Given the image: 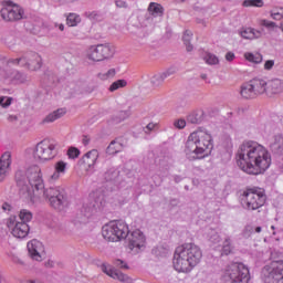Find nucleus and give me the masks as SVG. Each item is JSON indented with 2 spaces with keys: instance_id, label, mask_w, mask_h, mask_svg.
Segmentation results:
<instances>
[{
  "instance_id": "nucleus-7",
  "label": "nucleus",
  "mask_w": 283,
  "mask_h": 283,
  "mask_svg": "<svg viewBox=\"0 0 283 283\" xmlns=\"http://www.w3.org/2000/svg\"><path fill=\"white\" fill-rule=\"evenodd\" d=\"M250 280L249 268L238 262L229 264L222 275L223 283H249Z\"/></svg>"
},
{
  "instance_id": "nucleus-42",
  "label": "nucleus",
  "mask_w": 283,
  "mask_h": 283,
  "mask_svg": "<svg viewBox=\"0 0 283 283\" xmlns=\"http://www.w3.org/2000/svg\"><path fill=\"white\" fill-rule=\"evenodd\" d=\"M205 61H206V63H208V65H218V63H220V60L218 59V56H216L211 53H208L205 56Z\"/></svg>"
},
{
  "instance_id": "nucleus-17",
  "label": "nucleus",
  "mask_w": 283,
  "mask_h": 283,
  "mask_svg": "<svg viewBox=\"0 0 283 283\" xmlns=\"http://www.w3.org/2000/svg\"><path fill=\"white\" fill-rule=\"evenodd\" d=\"M102 271L113 280H118V282L123 283H133L134 281L127 274L120 272V270H116V268L107 266L102 264Z\"/></svg>"
},
{
  "instance_id": "nucleus-2",
  "label": "nucleus",
  "mask_w": 283,
  "mask_h": 283,
  "mask_svg": "<svg viewBox=\"0 0 283 283\" xmlns=\"http://www.w3.org/2000/svg\"><path fill=\"white\" fill-rule=\"evenodd\" d=\"M15 182L20 189V196L27 200H34V196H39V192L45 189L43 174L36 165L29 167L25 171L18 170L15 172Z\"/></svg>"
},
{
  "instance_id": "nucleus-64",
  "label": "nucleus",
  "mask_w": 283,
  "mask_h": 283,
  "mask_svg": "<svg viewBox=\"0 0 283 283\" xmlns=\"http://www.w3.org/2000/svg\"><path fill=\"white\" fill-rule=\"evenodd\" d=\"M2 209H3V211H10V209H12V207L9 203H3Z\"/></svg>"
},
{
  "instance_id": "nucleus-21",
  "label": "nucleus",
  "mask_w": 283,
  "mask_h": 283,
  "mask_svg": "<svg viewBox=\"0 0 283 283\" xmlns=\"http://www.w3.org/2000/svg\"><path fill=\"white\" fill-rule=\"evenodd\" d=\"M250 83L252 85V90L254 91V95L258 97L262 94H266L268 92V83L263 78H253L250 80Z\"/></svg>"
},
{
  "instance_id": "nucleus-63",
  "label": "nucleus",
  "mask_w": 283,
  "mask_h": 283,
  "mask_svg": "<svg viewBox=\"0 0 283 283\" xmlns=\"http://www.w3.org/2000/svg\"><path fill=\"white\" fill-rule=\"evenodd\" d=\"M179 203L180 201L178 199H170L171 207H178Z\"/></svg>"
},
{
  "instance_id": "nucleus-24",
  "label": "nucleus",
  "mask_w": 283,
  "mask_h": 283,
  "mask_svg": "<svg viewBox=\"0 0 283 283\" xmlns=\"http://www.w3.org/2000/svg\"><path fill=\"white\" fill-rule=\"evenodd\" d=\"M240 35L242 36V39H260L262 36V31L255 30L253 28H247L240 31Z\"/></svg>"
},
{
  "instance_id": "nucleus-35",
  "label": "nucleus",
  "mask_w": 283,
  "mask_h": 283,
  "mask_svg": "<svg viewBox=\"0 0 283 283\" xmlns=\"http://www.w3.org/2000/svg\"><path fill=\"white\" fill-rule=\"evenodd\" d=\"M32 218H33V214L28 209H22L19 213V217H17L19 222H24L25 224H28V222H30Z\"/></svg>"
},
{
  "instance_id": "nucleus-50",
  "label": "nucleus",
  "mask_w": 283,
  "mask_h": 283,
  "mask_svg": "<svg viewBox=\"0 0 283 283\" xmlns=\"http://www.w3.org/2000/svg\"><path fill=\"white\" fill-rule=\"evenodd\" d=\"M114 264L118 268V269H129V265H127V263L120 259H116L114 261Z\"/></svg>"
},
{
  "instance_id": "nucleus-13",
  "label": "nucleus",
  "mask_w": 283,
  "mask_h": 283,
  "mask_svg": "<svg viewBox=\"0 0 283 283\" xmlns=\"http://www.w3.org/2000/svg\"><path fill=\"white\" fill-rule=\"evenodd\" d=\"M8 229H10L13 238L23 240L30 234V224L19 221L17 217H10L7 223Z\"/></svg>"
},
{
  "instance_id": "nucleus-33",
  "label": "nucleus",
  "mask_w": 283,
  "mask_h": 283,
  "mask_svg": "<svg viewBox=\"0 0 283 283\" xmlns=\"http://www.w3.org/2000/svg\"><path fill=\"white\" fill-rule=\"evenodd\" d=\"M191 36L193 33L189 30H186L182 36L184 44L186 45L187 52H193V44H191Z\"/></svg>"
},
{
  "instance_id": "nucleus-29",
  "label": "nucleus",
  "mask_w": 283,
  "mask_h": 283,
  "mask_svg": "<svg viewBox=\"0 0 283 283\" xmlns=\"http://www.w3.org/2000/svg\"><path fill=\"white\" fill-rule=\"evenodd\" d=\"M122 149H123V144L118 143L117 140H113L106 148V154H108V156H114L118 154V151H120Z\"/></svg>"
},
{
  "instance_id": "nucleus-45",
  "label": "nucleus",
  "mask_w": 283,
  "mask_h": 283,
  "mask_svg": "<svg viewBox=\"0 0 283 283\" xmlns=\"http://www.w3.org/2000/svg\"><path fill=\"white\" fill-rule=\"evenodd\" d=\"M67 156L69 158H78V156H81V150L76 147H70L67 150Z\"/></svg>"
},
{
  "instance_id": "nucleus-44",
  "label": "nucleus",
  "mask_w": 283,
  "mask_h": 283,
  "mask_svg": "<svg viewBox=\"0 0 283 283\" xmlns=\"http://www.w3.org/2000/svg\"><path fill=\"white\" fill-rule=\"evenodd\" d=\"M271 17H272V19H274L275 21L282 20V19H283V8L274 9V10L271 12Z\"/></svg>"
},
{
  "instance_id": "nucleus-49",
  "label": "nucleus",
  "mask_w": 283,
  "mask_h": 283,
  "mask_svg": "<svg viewBox=\"0 0 283 283\" xmlns=\"http://www.w3.org/2000/svg\"><path fill=\"white\" fill-rule=\"evenodd\" d=\"M105 206V201L102 198H96L94 203H93V209H103V207Z\"/></svg>"
},
{
  "instance_id": "nucleus-4",
  "label": "nucleus",
  "mask_w": 283,
  "mask_h": 283,
  "mask_svg": "<svg viewBox=\"0 0 283 283\" xmlns=\"http://www.w3.org/2000/svg\"><path fill=\"white\" fill-rule=\"evenodd\" d=\"M213 138L207 132H195L189 135L186 142L185 153L189 160H202L211 154Z\"/></svg>"
},
{
  "instance_id": "nucleus-3",
  "label": "nucleus",
  "mask_w": 283,
  "mask_h": 283,
  "mask_svg": "<svg viewBox=\"0 0 283 283\" xmlns=\"http://www.w3.org/2000/svg\"><path fill=\"white\" fill-rule=\"evenodd\" d=\"M202 260V250L196 243H184L176 248L172 259L178 273H190Z\"/></svg>"
},
{
  "instance_id": "nucleus-62",
  "label": "nucleus",
  "mask_w": 283,
  "mask_h": 283,
  "mask_svg": "<svg viewBox=\"0 0 283 283\" xmlns=\"http://www.w3.org/2000/svg\"><path fill=\"white\" fill-rule=\"evenodd\" d=\"M54 28H59V30L61 31V32H63L64 30H65V24H63V23H55L54 24Z\"/></svg>"
},
{
  "instance_id": "nucleus-5",
  "label": "nucleus",
  "mask_w": 283,
  "mask_h": 283,
  "mask_svg": "<svg viewBox=\"0 0 283 283\" xmlns=\"http://www.w3.org/2000/svg\"><path fill=\"white\" fill-rule=\"evenodd\" d=\"M240 202L247 211H258V209L264 207L266 195L261 188H247L240 196Z\"/></svg>"
},
{
  "instance_id": "nucleus-61",
  "label": "nucleus",
  "mask_w": 283,
  "mask_h": 283,
  "mask_svg": "<svg viewBox=\"0 0 283 283\" xmlns=\"http://www.w3.org/2000/svg\"><path fill=\"white\" fill-rule=\"evenodd\" d=\"M8 120L9 123H14V120H19V117L17 115H9Z\"/></svg>"
},
{
  "instance_id": "nucleus-55",
  "label": "nucleus",
  "mask_w": 283,
  "mask_h": 283,
  "mask_svg": "<svg viewBox=\"0 0 283 283\" xmlns=\"http://www.w3.org/2000/svg\"><path fill=\"white\" fill-rule=\"evenodd\" d=\"M234 59H235V53H233V52H228V53L226 54V61H228L229 63H231V61H234Z\"/></svg>"
},
{
  "instance_id": "nucleus-11",
  "label": "nucleus",
  "mask_w": 283,
  "mask_h": 283,
  "mask_svg": "<svg viewBox=\"0 0 283 283\" xmlns=\"http://www.w3.org/2000/svg\"><path fill=\"white\" fill-rule=\"evenodd\" d=\"M41 55L36 52H28L21 57L10 59L8 63H12V65H21V67H27V70H31V72H36V70H41L42 65Z\"/></svg>"
},
{
  "instance_id": "nucleus-59",
  "label": "nucleus",
  "mask_w": 283,
  "mask_h": 283,
  "mask_svg": "<svg viewBox=\"0 0 283 283\" xmlns=\"http://www.w3.org/2000/svg\"><path fill=\"white\" fill-rule=\"evenodd\" d=\"M153 255H156V258H160V248H155L151 250Z\"/></svg>"
},
{
  "instance_id": "nucleus-30",
  "label": "nucleus",
  "mask_w": 283,
  "mask_h": 283,
  "mask_svg": "<svg viewBox=\"0 0 283 283\" xmlns=\"http://www.w3.org/2000/svg\"><path fill=\"white\" fill-rule=\"evenodd\" d=\"M78 23H81V15H78L76 13H69L66 15V25L69 28H76V25H78Z\"/></svg>"
},
{
  "instance_id": "nucleus-48",
  "label": "nucleus",
  "mask_w": 283,
  "mask_h": 283,
  "mask_svg": "<svg viewBox=\"0 0 283 283\" xmlns=\"http://www.w3.org/2000/svg\"><path fill=\"white\" fill-rule=\"evenodd\" d=\"M252 234H253V226H251V224L245 226L243 231H242V237L243 238H249Z\"/></svg>"
},
{
  "instance_id": "nucleus-22",
  "label": "nucleus",
  "mask_w": 283,
  "mask_h": 283,
  "mask_svg": "<svg viewBox=\"0 0 283 283\" xmlns=\"http://www.w3.org/2000/svg\"><path fill=\"white\" fill-rule=\"evenodd\" d=\"M270 151L274 154V156H283V136L275 135L270 143Z\"/></svg>"
},
{
  "instance_id": "nucleus-18",
  "label": "nucleus",
  "mask_w": 283,
  "mask_h": 283,
  "mask_svg": "<svg viewBox=\"0 0 283 283\" xmlns=\"http://www.w3.org/2000/svg\"><path fill=\"white\" fill-rule=\"evenodd\" d=\"M126 240L128 241V248L130 251H134V249H140L145 245V234H143L140 230H135L130 234L128 233Z\"/></svg>"
},
{
  "instance_id": "nucleus-6",
  "label": "nucleus",
  "mask_w": 283,
  "mask_h": 283,
  "mask_svg": "<svg viewBox=\"0 0 283 283\" xmlns=\"http://www.w3.org/2000/svg\"><path fill=\"white\" fill-rule=\"evenodd\" d=\"M102 235L107 242H120V240H127V235H129V226L123 220L111 221L103 226Z\"/></svg>"
},
{
  "instance_id": "nucleus-27",
  "label": "nucleus",
  "mask_w": 283,
  "mask_h": 283,
  "mask_svg": "<svg viewBox=\"0 0 283 283\" xmlns=\"http://www.w3.org/2000/svg\"><path fill=\"white\" fill-rule=\"evenodd\" d=\"M119 178L120 170L116 168H111L104 174V180H106V182H118Z\"/></svg>"
},
{
  "instance_id": "nucleus-31",
  "label": "nucleus",
  "mask_w": 283,
  "mask_h": 283,
  "mask_svg": "<svg viewBox=\"0 0 283 283\" xmlns=\"http://www.w3.org/2000/svg\"><path fill=\"white\" fill-rule=\"evenodd\" d=\"M132 116L130 111H119L117 114L113 116V123L118 125V123H123V120H126V118H129Z\"/></svg>"
},
{
  "instance_id": "nucleus-56",
  "label": "nucleus",
  "mask_w": 283,
  "mask_h": 283,
  "mask_svg": "<svg viewBox=\"0 0 283 283\" xmlns=\"http://www.w3.org/2000/svg\"><path fill=\"white\" fill-rule=\"evenodd\" d=\"M266 229V226H256L253 228L254 233H262Z\"/></svg>"
},
{
  "instance_id": "nucleus-1",
  "label": "nucleus",
  "mask_w": 283,
  "mask_h": 283,
  "mask_svg": "<svg viewBox=\"0 0 283 283\" xmlns=\"http://www.w3.org/2000/svg\"><path fill=\"white\" fill-rule=\"evenodd\" d=\"M239 169L250 176H260L271 167V154L258 142H243L235 155Z\"/></svg>"
},
{
  "instance_id": "nucleus-12",
  "label": "nucleus",
  "mask_w": 283,
  "mask_h": 283,
  "mask_svg": "<svg viewBox=\"0 0 283 283\" xmlns=\"http://www.w3.org/2000/svg\"><path fill=\"white\" fill-rule=\"evenodd\" d=\"M114 54H116V49L112 44H97L92 45L88 49L87 57L90 61H107L109 59L114 57Z\"/></svg>"
},
{
  "instance_id": "nucleus-26",
  "label": "nucleus",
  "mask_w": 283,
  "mask_h": 283,
  "mask_svg": "<svg viewBox=\"0 0 283 283\" xmlns=\"http://www.w3.org/2000/svg\"><path fill=\"white\" fill-rule=\"evenodd\" d=\"M54 169H55V171L51 176V179L59 180V178L61 177V174H64L65 169H67V163L60 160V161L55 163Z\"/></svg>"
},
{
  "instance_id": "nucleus-15",
  "label": "nucleus",
  "mask_w": 283,
  "mask_h": 283,
  "mask_svg": "<svg viewBox=\"0 0 283 283\" xmlns=\"http://www.w3.org/2000/svg\"><path fill=\"white\" fill-rule=\"evenodd\" d=\"M96 160H98V150L92 149L78 160V165L80 167L85 166L87 174H94V166L96 165Z\"/></svg>"
},
{
  "instance_id": "nucleus-51",
  "label": "nucleus",
  "mask_w": 283,
  "mask_h": 283,
  "mask_svg": "<svg viewBox=\"0 0 283 283\" xmlns=\"http://www.w3.org/2000/svg\"><path fill=\"white\" fill-rule=\"evenodd\" d=\"M210 242H212V244H219V242L222 240L220 238V234H218L217 232H214L213 234L210 235L209 238Z\"/></svg>"
},
{
  "instance_id": "nucleus-40",
  "label": "nucleus",
  "mask_w": 283,
  "mask_h": 283,
  "mask_svg": "<svg viewBox=\"0 0 283 283\" xmlns=\"http://www.w3.org/2000/svg\"><path fill=\"white\" fill-rule=\"evenodd\" d=\"M244 8H262L264 6L263 0H245L243 1Z\"/></svg>"
},
{
  "instance_id": "nucleus-39",
  "label": "nucleus",
  "mask_w": 283,
  "mask_h": 283,
  "mask_svg": "<svg viewBox=\"0 0 283 283\" xmlns=\"http://www.w3.org/2000/svg\"><path fill=\"white\" fill-rule=\"evenodd\" d=\"M12 81H14V83H18L19 85L28 83V75L25 73L15 72Z\"/></svg>"
},
{
  "instance_id": "nucleus-38",
  "label": "nucleus",
  "mask_w": 283,
  "mask_h": 283,
  "mask_svg": "<svg viewBox=\"0 0 283 283\" xmlns=\"http://www.w3.org/2000/svg\"><path fill=\"white\" fill-rule=\"evenodd\" d=\"M159 165L161 169L169 171L171 167H174V159H171L170 157H164L163 159H160Z\"/></svg>"
},
{
  "instance_id": "nucleus-60",
  "label": "nucleus",
  "mask_w": 283,
  "mask_h": 283,
  "mask_svg": "<svg viewBox=\"0 0 283 283\" xmlns=\"http://www.w3.org/2000/svg\"><path fill=\"white\" fill-rule=\"evenodd\" d=\"M174 180H175L176 185H178V182H182V176H180V175H175V176H174Z\"/></svg>"
},
{
  "instance_id": "nucleus-9",
  "label": "nucleus",
  "mask_w": 283,
  "mask_h": 283,
  "mask_svg": "<svg viewBox=\"0 0 283 283\" xmlns=\"http://www.w3.org/2000/svg\"><path fill=\"white\" fill-rule=\"evenodd\" d=\"M261 277L264 283H283V260L263 266Z\"/></svg>"
},
{
  "instance_id": "nucleus-52",
  "label": "nucleus",
  "mask_w": 283,
  "mask_h": 283,
  "mask_svg": "<svg viewBox=\"0 0 283 283\" xmlns=\"http://www.w3.org/2000/svg\"><path fill=\"white\" fill-rule=\"evenodd\" d=\"M261 25H263L264 28H268V30H273V28H275V22H271L269 20H262L261 21Z\"/></svg>"
},
{
  "instance_id": "nucleus-41",
  "label": "nucleus",
  "mask_w": 283,
  "mask_h": 283,
  "mask_svg": "<svg viewBox=\"0 0 283 283\" xmlns=\"http://www.w3.org/2000/svg\"><path fill=\"white\" fill-rule=\"evenodd\" d=\"M116 76V69H111L106 73H98L97 78L101 81H108V78H114Z\"/></svg>"
},
{
  "instance_id": "nucleus-54",
  "label": "nucleus",
  "mask_w": 283,
  "mask_h": 283,
  "mask_svg": "<svg viewBox=\"0 0 283 283\" xmlns=\"http://www.w3.org/2000/svg\"><path fill=\"white\" fill-rule=\"evenodd\" d=\"M273 65H275V61L273 60H268L264 64L265 70H273Z\"/></svg>"
},
{
  "instance_id": "nucleus-16",
  "label": "nucleus",
  "mask_w": 283,
  "mask_h": 283,
  "mask_svg": "<svg viewBox=\"0 0 283 283\" xmlns=\"http://www.w3.org/2000/svg\"><path fill=\"white\" fill-rule=\"evenodd\" d=\"M27 249L32 260H36V262H41L43 260L42 255L45 253V249L43 248V243L36 239L31 240L27 244Z\"/></svg>"
},
{
  "instance_id": "nucleus-36",
  "label": "nucleus",
  "mask_w": 283,
  "mask_h": 283,
  "mask_svg": "<svg viewBox=\"0 0 283 283\" xmlns=\"http://www.w3.org/2000/svg\"><path fill=\"white\" fill-rule=\"evenodd\" d=\"M244 59L250 63H261L262 62V54L260 53H245Z\"/></svg>"
},
{
  "instance_id": "nucleus-46",
  "label": "nucleus",
  "mask_w": 283,
  "mask_h": 283,
  "mask_svg": "<svg viewBox=\"0 0 283 283\" xmlns=\"http://www.w3.org/2000/svg\"><path fill=\"white\" fill-rule=\"evenodd\" d=\"M0 105H1V107H10V105H12V97L1 96Z\"/></svg>"
},
{
  "instance_id": "nucleus-34",
  "label": "nucleus",
  "mask_w": 283,
  "mask_h": 283,
  "mask_svg": "<svg viewBox=\"0 0 283 283\" xmlns=\"http://www.w3.org/2000/svg\"><path fill=\"white\" fill-rule=\"evenodd\" d=\"M233 253V244L231 243V237H227L222 244L221 254L231 255Z\"/></svg>"
},
{
  "instance_id": "nucleus-47",
  "label": "nucleus",
  "mask_w": 283,
  "mask_h": 283,
  "mask_svg": "<svg viewBox=\"0 0 283 283\" xmlns=\"http://www.w3.org/2000/svg\"><path fill=\"white\" fill-rule=\"evenodd\" d=\"M174 127H176V129H185V127H187V120L182 118L176 119L174 122Z\"/></svg>"
},
{
  "instance_id": "nucleus-43",
  "label": "nucleus",
  "mask_w": 283,
  "mask_h": 283,
  "mask_svg": "<svg viewBox=\"0 0 283 283\" xmlns=\"http://www.w3.org/2000/svg\"><path fill=\"white\" fill-rule=\"evenodd\" d=\"M148 10L153 12V14H163V7L156 2L150 3Z\"/></svg>"
},
{
  "instance_id": "nucleus-23",
  "label": "nucleus",
  "mask_w": 283,
  "mask_h": 283,
  "mask_svg": "<svg viewBox=\"0 0 283 283\" xmlns=\"http://www.w3.org/2000/svg\"><path fill=\"white\" fill-rule=\"evenodd\" d=\"M240 95L242 96V98H245V99L256 98V95H255V92L253 91L251 81L243 83L241 85Z\"/></svg>"
},
{
  "instance_id": "nucleus-32",
  "label": "nucleus",
  "mask_w": 283,
  "mask_h": 283,
  "mask_svg": "<svg viewBox=\"0 0 283 283\" xmlns=\"http://www.w3.org/2000/svg\"><path fill=\"white\" fill-rule=\"evenodd\" d=\"M202 116H205V113H191L190 115H188L187 122L191 125H200V123L205 120Z\"/></svg>"
},
{
  "instance_id": "nucleus-20",
  "label": "nucleus",
  "mask_w": 283,
  "mask_h": 283,
  "mask_svg": "<svg viewBox=\"0 0 283 283\" xmlns=\"http://www.w3.org/2000/svg\"><path fill=\"white\" fill-rule=\"evenodd\" d=\"M175 73H176V69L170 67L163 73H157L156 75H154L150 78V83L154 87H160V85L165 83V80L169 78V76H174Z\"/></svg>"
},
{
  "instance_id": "nucleus-25",
  "label": "nucleus",
  "mask_w": 283,
  "mask_h": 283,
  "mask_svg": "<svg viewBox=\"0 0 283 283\" xmlns=\"http://www.w3.org/2000/svg\"><path fill=\"white\" fill-rule=\"evenodd\" d=\"M268 92L270 94H280L281 92H283V82L282 80H271L270 82H268Z\"/></svg>"
},
{
  "instance_id": "nucleus-10",
  "label": "nucleus",
  "mask_w": 283,
  "mask_h": 283,
  "mask_svg": "<svg viewBox=\"0 0 283 283\" xmlns=\"http://www.w3.org/2000/svg\"><path fill=\"white\" fill-rule=\"evenodd\" d=\"M56 156V144L49 139H44L36 144L33 151V158L38 163H45L52 160Z\"/></svg>"
},
{
  "instance_id": "nucleus-53",
  "label": "nucleus",
  "mask_w": 283,
  "mask_h": 283,
  "mask_svg": "<svg viewBox=\"0 0 283 283\" xmlns=\"http://www.w3.org/2000/svg\"><path fill=\"white\" fill-rule=\"evenodd\" d=\"M115 6L116 8H128L127 1L125 0H116Z\"/></svg>"
},
{
  "instance_id": "nucleus-19",
  "label": "nucleus",
  "mask_w": 283,
  "mask_h": 283,
  "mask_svg": "<svg viewBox=\"0 0 283 283\" xmlns=\"http://www.w3.org/2000/svg\"><path fill=\"white\" fill-rule=\"evenodd\" d=\"M10 165H12V155L4 153L0 158V182L6 180V175L10 171Z\"/></svg>"
},
{
  "instance_id": "nucleus-37",
  "label": "nucleus",
  "mask_w": 283,
  "mask_h": 283,
  "mask_svg": "<svg viewBox=\"0 0 283 283\" xmlns=\"http://www.w3.org/2000/svg\"><path fill=\"white\" fill-rule=\"evenodd\" d=\"M120 87H127L126 80H117L111 84L108 87V92H116V90H120Z\"/></svg>"
},
{
  "instance_id": "nucleus-57",
  "label": "nucleus",
  "mask_w": 283,
  "mask_h": 283,
  "mask_svg": "<svg viewBox=\"0 0 283 283\" xmlns=\"http://www.w3.org/2000/svg\"><path fill=\"white\" fill-rule=\"evenodd\" d=\"M88 18L98 21V19H101V14H98V12L96 11H93L92 13H90Z\"/></svg>"
},
{
  "instance_id": "nucleus-58",
  "label": "nucleus",
  "mask_w": 283,
  "mask_h": 283,
  "mask_svg": "<svg viewBox=\"0 0 283 283\" xmlns=\"http://www.w3.org/2000/svg\"><path fill=\"white\" fill-rule=\"evenodd\" d=\"M156 127V124L154 123H149L147 126H146V129L145 133L146 134H149V132H154V128Z\"/></svg>"
},
{
  "instance_id": "nucleus-14",
  "label": "nucleus",
  "mask_w": 283,
  "mask_h": 283,
  "mask_svg": "<svg viewBox=\"0 0 283 283\" xmlns=\"http://www.w3.org/2000/svg\"><path fill=\"white\" fill-rule=\"evenodd\" d=\"M0 14L4 21H21L24 11L20 6L13 4L2 8Z\"/></svg>"
},
{
  "instance_id": "nucleus-28",
  "label": "nucleus",
  "mask_w": 283,
  "mask_h": 283,
  "mask_svg": "<svg viewBox=\"0 0 283 283\" xmlns=\"http://www.w3.org/2000/svg\"><path fill=\"white\" fill-rule=\"evenodd\" d=\"M65 116V108H59L53 113H50L44 119L43 123H54V120H59V118H63Z\"/></svg>"
},
{
  "instance_id": "nucleus-8",
  "label": "nucleus",
  "mask_w": 283,
  "mask_h": 283,
  "mask_svg": "<svg viewBox=\"0 0 283 283\" xmlns=\"http://www.w3.org/2000/svg\"><path fill=\"white\" fill-rule=\"evenodd\" d=\"M40 193H43V197L49 200L50 206L57 211H63L70 205L67 192L61 187L44 188Z\"/></svg>"
}]
</instances>
